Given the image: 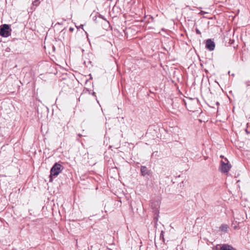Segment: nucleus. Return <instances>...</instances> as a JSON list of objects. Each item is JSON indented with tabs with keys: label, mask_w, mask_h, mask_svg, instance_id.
Returning <instances> with one entry per match:
<instances>
[{
	"label": "nucleus",
	"mask_w": 250,
	"mask_h": 250,
	"mask_svg": "<svg viewBox=\"0 0 250 250\" xmlns=\"http://www.w3.org/2000/svg\"><path fill=\"white\" fill-rule=\"evenodd\" d=\"M158 211L157 209H155V214L157 213Z\"/></svg>",
	"instance_id": "14"
},
{
	"label": "nucleus",
	"mask_w": 250,
	"mask_h": 250,
	"mask_svg": "<svg viewBox=\"0 0 250 250\" xmlns=\"http://www.w3.org/2000/svg\"><path fill=\"white\" fill-rule=\"evenodd\" d=\"M249 83V82H246L245 83V84H246V85H247V87L250 86V84Z\"/></svg>",
	"instance_id": "11"
},
{
	"label": "nucleus",
	"mask_w": 250,
	"mask_h": 250,
	"mask_svg": "<svg viewBox=\"0 0 250 250\" xmlns=\"http://www.w3.org/2000/svg\"><path fill=\"white\" fill-rule=\"evenodd\" d=\"M11 31L9 24H4L0 26V35L2 37L6 38L10 36Z\"/></svg>",
	"instance_id": "2"
},
{
	"label": "nucleus",
	"mask_w": 250,
	"mask_h": 250,
	"mask_svg": "<svg viewBox=\"0 0 250 250\" xmlns=\"http://www.w3.org/2000/svg\"><path fill=\"white\" fill-rule=\"evenodd\" d=\"M186 7H188L189 9H190V10H191V9L189 8V6H188V5H187V6H186Z\"/></svg>",
	"instance_id": "16"
},
{
	"label": "nucleus",
	"mask_w": 250,
	"mask_h": 250,
	"mask_svg": "<svg viewBox=\"0 0 250 250\" xmlns=\"http://www.w3.org/2000/svg\"><path fill=\"white\" fill-rule=\"evenodd\" d=\"M63 168V167L61 164L58 163H55L50 169V174L49 175V178L50 179V181L52 180V177L53 176L56 177L58 176Z\"/></svg>",
	"instance_id": "1"
},
{
	"label": "nucleus",
	"mask_w": 250,
	"mask_h": 250,
	"mask_svg": "<svg viewBox=\"0 0 250 250\" xmlns=\"http://www.w3.org/2000/svg\"><path fill=\"white\" fill-rule=\"evenodd\" d=\"M37 0H35L34 1V2H33V3H35L37 2Z\"/></svg>",
	"instance_id": "17"
},
{
	"label": "nucleus",
	"mask_w": 250,
	"mask_h": 250,
	"mask_svg": "<svg viewBox=\"0 0 250 250\" xmlns=\"http://www.w3.org/2000/svg\"><path fill=\"white\" fill-rule=\"evenodd\" d=\"M78 135H79V136H80V137H81V136H82V135H81V134H79Z\"/></svg>",
	"instance_id": "20"
},
{
	"label": "nucleus",
	"mask_w": 250,
	"mask_h": 250,
	"mask_svg": "<svg viewBox=\"0 0 250 250\" xmlns=\"http://www.w3.org/2000/svg\"><path fill=\"white\" fill-rule=\"evenodd\" d=\"M188 110H190V111H194L193 110H191V109H188Z\"/></svg>",
	"instance_id": "19"
},
{
	"label": "nucleus",
	"mask_w": 250,
	"mask_h": 250,
	"mask_svg": "<svg viewBox=\"0 0 250 250\" xmlns=\"http://www.w3.org/2000/svg\"><path fill=\"white\" fill-rule=\"evenodd\" d=\"M73 30H74V28H72V27H70L69 28V31H70L72 32V31H73Z\"/></svg>",
	"instance_id": "12"
},
{
	"label": "nucleus",
	"mask_w": 250,
	"mask_h": 250,
	"mask_svg": "<svg viewBox=\"0 0 250 250\" xmlns=\"http://www.w3.org/2000/svg\"><path fill=\"white\" fill-rule=\"evenodd\" d=\"M163 231H162L161 233V236H161V237L162 236V235H163Z\"/></svg>",
	"instance_id": "15"
},
{
	"label": "nucleus",
	"mask_w": 250,
	"mask_h": 250,
	"mask_svg": "<svg viewBox=\"0 0 250 250\" xmlns=\"http://www.w3.org/2000/svg\"><path fill=\"white\" fill-rule=\"evenodd\" d=\"M206 47L209 51H212L215 48V43L211 39H208L206 42Z\"/></svg>",
	"instance_id": "5"
},
{
	"label": "nucleus",
	"mask_w": 250,
	"mask_h": 250,
	"mask_svg": "<svg viewBox=\"0 0 250 250\" xmlns=\"http://www.w3.org/2000/svg\"><path fill=\"white\" fill-rule=\"evenodd\" d=\"M220 157H221V158H224V156H223V155H221V156H220Z\"/></svg>",
	"instance_id": "18"
},
{
	"label": "nucleus",
	"mask_w": 250,
	"mask_h": 250,
	"mask_svg": "<svg viewBox=\"0 0 250 250\" xmlns=\"http://www.w3.org/2000/svg\"><path fill=\"white\" fill-rule=\"evenodd\" d=\"M57 24H60V25H62V24H63V23H62V22H58L57 23Z\"/></svg>",
	"instance_id": "13"
},
{
	"label": "nucleus",
	"mask_w": 250,
	"mask_h": 250,
	"mask_svg": "<svg viewBox=\"0 0 250 250\" xmlns=\"http://www.w3.org/2000/svg\"><path fill=\"white\" fill-rule=\"evenodd\" d=\"M228 228V227L227 225H222V226L221 227V230L225 232L227 231Z\"/></svg>",
	"instance_id": "7"
},
{
	"label": "nucleus",
	"mask_w": 250,
	"mask_h": 250,
	"mask_svg": "<svg viewBox=\"0 0 250 250\" xmlns=\"http://www.w3.org/2000/svg\"><path fill=\"white\" fill-rule=\"evenodd\" d=\"M216 250H236L235 248L230 245L228 244H223L222 246L217 245L216 246Z\"/></svg>",
	"instance_id": "4"
},
{
	"label": "nucleus",
	"mask_w": 250,
	"mask_h": 250,
	"mask_svg": "<svg viewBox=\"0 0 250 250\" xmlns=\"http://www.w3.org/2000/svg\"><path fill=\"white\" fill-rule=\"evenodd\" d=\"M224 159L222 160L221 161V162H224L225 163H227V164L229 163L228 160L226 158H224Z\"/></svg>",
	"instance_id": "8"
},
{
	"label": "nucleus",
	"mask_w": 250,
	"mask_h": 250,
	"mask_svg": "<svg viewBox=\"0 0 250 250\" xmlns=\"http://www.w3.org/2000/svg\"><path fill=\"white\" fill-rule=\"evenodd\" d=\"M140 170L141 175L143 176H149L151 174V171L146 166H142L141 167Z\"/></svg>",
	"instance_id": "6"
},
{
	"label": "nucleus",
	"mask_w": 250,
	"mask_h": 250,
	"mask_svg": "<svg viewBox=\"0 0 250 250\" xmlns=\"http://www.w3.org/2000/svg\"><path fill=\"white\" fill-rule=\"evenodd\" d=\"M195 31H196V33L197 34H198V35H200L201 34V32L200 31V30L198 28H196L195 29Z\"/></svg>",
	"instance_id": "9"
},
{
	"label": "nucleus",
	"mask_w": 250,
	"mask_h": 250,
	"mask_svg": "<svg viewBox=\"0 0 250 250\" xmlns=\"http://www.w3.org/2000/svg\"><path fill=\"white\" fill-rule=\"evenodd\" d=\"M83 24H81L80 26H79V27L78 26H76V27L79 29V28H82L83 29Z\"/></svg>",
	"instance_id": "10"
},
{
	"label": "nucleus",
	"mask_w": 250,
	"mask_h": 250,
	"mask_svg": "<svg viewBox=\"0 0 250 250\" xmlns=\"http://www.w3.org/2000/svg\"><path fill=\"white\" fill-rule=\"evenodd\" d=\"M231 167L229 163L227 164L224 162H221L220 169L223 173H228Z\"/></svg>",
	"instance_id": "3"
}]
</instances>
